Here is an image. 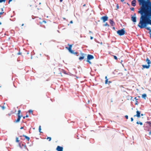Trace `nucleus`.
<instances>
[{
	"instance_id": "nucleus-17",
	"label": "nucleus",
	"mask_w": 151,
	"mask_h": 151,
	"mask_svg": "<svg viewBox=\"0 0 151 151\" xmlns=\"http://www.w3.org/2000/svg\"><path fill=\"white\" fill-rule=\"evenodd\" d=\"M16 111H17L15 109V108H14V111L13 110V111H11V114L14 113L15 112H16Z\"/></svg>"
},
{
	"instance_id": "nucleus-48",
	"label": "nucleus",
	"mask_w": 151,
	"mask_h": 151,
	"mask_svg": "<svg viewBox=\"0 0 151 151\" xmlns=\"http://www.w3.org/2000/svg\"><path fill=\"white\" fill-rule=\"evenodd\" d=\"M10 20H11V21H14V20H12V19H10Z\"/></svg>"
},
{
	"instance_id": "nucleus-34",
	"label": "nucleus",
	"mask_w": 151,
	"mask_h": 151,
	"mask_svg": "<svg viewBox=\"0 0 151 151\" xmlns=\"http://www.w3.org/2000/svg\"><path fill=\"white\" fill-rule=\"evenodd\" d=\"M131 10L133 11H134V8H131Z\"/></svg>"
},
{
	"instance_id": "nucleus-61",
	"label": "nucleus",
	"mask_w": 151,
	"mask_h": 151,
	"mask_svg": "<svg viewBox=\"0 0 151 151\" xmlns=\"http://www.w3.org/2000/svg\"><path fill=\"white\" fill-rule=\"evenodd\" d=\"M12 17V16H11V17Z\"/></svg>"
},
{
	"instance_id": "nucleus-49",
	"label": "nucleus",
	"mask_w": 151,
	"mask_h": 151,
	"mask_svg": "<svg viewBox=\"0 0 151 151\" xmlns=\"http://www.w3.org/2000/svg\"><path fill=\"white\" fill-rule=\"evenodd\" d=\"M140 114L141 115V116H143V114Z\"/></svg>"
},
{
	"instance_id": "nucleus-44",
	"label": "nucleus",
	"mask_w": 151,
	"mask_h": 151,
	"mask_svg": "<svg viewBox=\"0 0 151 151\" xmlns=\"http://www.w3.org/2000/svg\"><path fill=\"white\" fill-rule=\"evenodd\" d=\"M124 1V0H121V1L122 2H123Z\"/></svg>"
},
{
	"instance_id": "nucleus-27",
	"label": "nucleus",
	"mask_w": 151,
	"mask_h": 151,
	"mask_svg": "<svg viewBox=\"0 0 151 151\" xmlns=\"http://www.w3.org/2000/svg\"><path fill=\"white\" fill-rule=\"evenodd\" d=\"M1 107L3 110H4L5 108V107L4 106H1Z\"/></svg>"
},
{
	"instance_id": "nucleus-6",
	"label": "nucleus",
	"mask_w": 151,
	"mask_h": 151,
	"mask_svg": "<svg viewBox=\"0 0 151 151\" xmlns=\"http://www.w3.org/2000/svg\"><path fill=\"white\" fill-rule=\"evenodd\" d=\"M140 113H140V111H139L137 110L136 111V114L135 115H134V117H135V116H137L138 118L140 117Z\"/></svg>"
},
{
	"instance_id": "nucleus-62",
	"label": "nucleus",
	"mask_w": 151,
	"mask_h": 151,
	"mask_svg": "<svg viewBox=\"0 0 151 151\" xmlns=\"http://www.w3.org/2000/svg\"><path fill=\"white\" fill-rule=\"evenodd\" d=\"M150 134H151V132H150Z\"/></svg>"
},
{
	"instance_id": "nucleus-20",
	"label": "nucleus",
	"mask_w": 151,
	"mask_h": 151,
	"mask_svg": "<svg viewBox=\"0 0 151 151\" xmlns=\"http://www.w3.org/2000/svg\"><path fill=\"white\" fill-rule=\"evenodd\" d=\"M6 0H0V3L4 2L5 3L6 2Z\"/></svg>"
},
{
	"instance_id": "nucleus-8",
	"label": "nucleus",
	"mask_w": 151,
	"mask_h": 151,
	"mask_svg": "<svg viewBox=\"0 0 151 151\" xmlns=\"http://www.w3.org/2000/svg\"><path fill=\"white\" fill-rule=\"evenodd\" d=\"M81 56L79 58V59L80 60H83L85 56L86 55V54L83 53H81Z\"/></svg>"
},
{
	"instance_id": "nucleus-2",
	"label": "nucleus",
	"mask_w": 151,
	"mask_h": 151,
	"mask_svg": "<svg viewBox=\"0 0 151 151\" xmlns=\"http://www.w3.org/2000/svg\"><path fill=\"white\" fill-rule=\"evenodd\" d=\"M69 47H66L65 48L67 49H68L69 51L72 54H77L78 53L77 52H74L73 51L71 50L72 47V45L68 44Z\"/></svg>"
},
{
	"instance_id": "nucleus-60",
	"label": "nucleus",
	"mask_w": 151,
	"mask_h": 151,
	"mask_svg": "<svg viewBox=\"0 0 151 151\" xmlns=\"http://www.w3.org/2000/svg\"><path fill=\"white\" fill-rule=\"evenodd\" d=\"M19 113H20V110H19Z\"/></svg>"
},
{
	"instance_id": "nucleus-4",
	"label": "nucleus",
	"mask_w": 151,
	"mask_h": 151,
	"mask_svg": "<svg viewBox=\"0 0 151 151\" xmlns=\"http://www.w3.org/2000/svg\"><path fill=\"white\" fill-rule=\"evenodd\" d=\"M94 58V57L92 55L88 54L87 57V62L88 63L90 64H91V62L89 61L90 60L93 59Z\"/></svg>"
},
{
	"instance_id": "nucleus-10",
	"label": "nucleus",
	"mask_w": 151,
	"mask_h": 151,
	"mask_svg": "<svg viewBox=\"0 0 151 151\" xmlns=\"http://www.w3.org/2000/svg\"><path fill=\"white\" fill-rule=\"evenodd\" d=\"M136 1L135 0H133L131 3L132 5L134 6H135L136 5Z\"/></svg>"
},
{
	"instance_id": "nucleus-11",
	"label": "nucleus",
	"mask_w": 151,
	"mask_h": 151,
	"mask_svg": "<svg viewBox=\"0 0 151 151\" xmlns=\"http://www.w3.org/2000/svg\"><path fill=\"white\" fill-rule=\"evenodd\" d=\"M131 20L132 21L134 22H136V17L132 16L131 17Z\"/></svg>"
},
{
	"instance_id": "nucleus-43",
	"label": "nucleus",
	"mask_w": 151,
	"mask_h": 151,
	"mask_svg": "<svg viewBox=\"0 0 151 151\" xmlns=\"http://www.w3.org/2000/svg\"><path fill=\"white\" fill-rule=\"evenodd\" d=\"M17 55H19V51L17 53Z\"/></svg>"
},
{
	"instance_id": "nucleus-33",
	"label": "nucleus",
	"mask_w": 151,
	"mask_h": 151,
	"mask_svg": "<svg viewBox=\"0 0 151 151\" xmlns=\"http://www.w3.org/2000/svg\"><path fill=\"white\" fill-rule=\"evenodd\" d=\"M12 0H9L8 4H9L10 2L12 1Z\"/></svg>"
},
{
	"instance_id": "nucleus-28",
	"label": "nucleus",
	"mask_w": 151,
	"mask_h": 151,
	"mask_svg": "<svg viewBox=\"0 0 151 151\" xmlns=\"http://www.w3.org/2000/svg\"><path fill=\"white\" fill-rule=\"evenodd\" d=\"M113 56H114V59L115 60H117V57L116 56L114 55Z\"/></svg>"
},
{
	"instance_id": "nucleus-55",
	"label": "nucleus",
	"mask_w": 151,
	"mask_h": 151,
	"mask_svg": "<svg viewBox=\"0 0 151 151\" xmlns=\"http://www.w3.org/2000/svg\"><path fill=\"white\" fill-rule=\"evenodd\" d=\"M17 61H19V60L18 58V59H17Z\"/></svg>"
},
{
	"instance_id": "nucleus-7",
	"label": "nucleus",
	"mask_w": 151,
	"mask_h": 151,
	"mask_svg": "<svg viewBox=\"0 0 151 151\" xmlns=\"http://www.w3.org/2000/svg\"><path fill=\"white\" fill-rule=\"evenodd\" d=\"M17 119L15 120L14 122L15 123H17L19 122V109L17 111Z\"/></svg>"
},
{
	"instance_id": "nucleus-37",
	"label": "nucleus",
	"mask_w": 151,
	"mask_h": 151,
	"mask_svg": "<svg viewBox=\"0 0 151 151\" xmlns=\"http://www.w3.org/2000/svg\"><path fill=\"white\" fill-rule=\"evenodd\" d=\"M42 22H44L45 23H46V21H44V20L43 21H42Z\"/></svg>"
},
{
	"instance_id": "nucleus-32",
	"label": "nucleus",
	"mask_w": 151,
	"mask_h": 151,
	"mask_svg": "<svg viewBox=\"0 0 151 151\" xmlns=\"http://www.w3.org/2000/svg\"><path fill=\"white\" fill-rule=\"evenodd\" d=\"M131 122H133V119L132 117H131Z\"/></svg>"
},
{
	"instance_id": "nucleus-14",
	"label": "nucleus",
	"mask_w": 151,
	"mask_h": 151,
	"mask_svg": "<svg viewBox=\"0 0 151 151\" xmlns=\"http://www.w3.org/2000/svg\"><path fill=\"white\" fill-rule=\"evenodd\" d=\"M146 61L148 65H150V64L151 63V61H150L148 58H147Z\"/></svg>"
},
{
	"instance_id": "nucleus-30",
	"label": "nucleus",
	"mask_w": 151,
	"mask_h": 151,
	"mask_svg": "<svg viewBox=\"0 0 151 151\" xmlns=\"http://www.w3.org/2000/svg\"><path fill=\"white\" fill-rule=\"evenodd\" d=\"M29 113H32L33 112V111L32 110H29Z\"/></svg>"
},
{
	"instance_id": "nucleus-5",
	"label": "nucleus",
	"mask_w": 151,
	"mask_h": 151,
	"mask_svg": "<svg viewBox=\"0 0 151 151\" xmlns=\"http://www.w3.org/2000/svg\"><path fill=\"white\" fill-rule=\"evenodd\" d=\"M101 19L103 20V22H104L108 19V17L106 16H104L101 18Z\"/></svg>"
},
{
	"instance_id": "nucleus-19",
	"label": "nucleus",
	"mask_w": 151,
	"mask_h": 151,
	"mask_svg": "<svg viewBox=\"0 0 151 151\" xmlns=\"http://www.w3.org/2000/svg\"><path fill=\"white\" fill-rule=\"evenodd\" d=\"M147 96L146 94H143L142 95V97L144 99H145L146 97Z\"/></svg>"
},
{
	"instance_id": "nucleus-47",
	"label": "nucleus",
	"mask_w": 151,
	"mask_h": 151,
	"mask_svg": "<svg viewBox=\"0 0 151 151\" xmlns=\"http://www.w3.org/2000/svg\"><path fill=\"white\" fill-rule=\"evenodd\" d=\"M86 6V4H84V5H83V6Z\"/></svg>"
},
{
	"instance_id": "nucleus-39",
	"label": "nucleus",
	"mask_w": 151,
	"mask_h": 151,
	"mask_svg": "<svg viewBox=\"0 0 151 151\" xmlns=\"http://www.w3.org/2000/svg\"><path fill=\"white\" fill-rule=\"evenodd\" d=\"M23 128H24V127H22L20 128V129H23Z\"/></svg>"
},
{
	"instance_id": "nucleus-35",
	"label": "nucleus",
	"mask_w": 151,
	"mask_h": 151,
	"mask_svg": "<svg viewBox=\"0 0 151 151\" xmlns=\"http://www.w3.org/2000/svg\"><path fill=\"white\" fill-rule=\"evenodd\" d=\"M28 117V116L27 115L26 116H24L23 117V119H25V117Z\"/></svg>"
},
{
	"instance_id": "nucleus-13",
	"label": "nucleus",
	"mask_w": 151,
	"mask_h": 151,
	"mask_svg": "<svg viewBox=\"0 0 151 151\" xmlns=\"http://www.w3.org/2000/svg\"><path fill=\"white\" fill-rule=\"evenodd\" d=\"M110 23L111 24V26H114L115 24V23L114 22H113V21L111 20L110 19L109 20Z\"/></svg>"
},
{
	"instance_id": "nucleus-38",
	"label": "nucleus",
	"mask_w": 151,
	"mask_h": 151,
	"mask_svg": "<svg viewBox=\"0 0 151 151\" xmlns=\"http://www.w3.org/2000/svg\"><path fill=\"white\" fill-rule=\"evenodd\" d=\"M70 24H72L73 23V21H71L70 22Z\"/></svg>"
},
{
	"instance_id": "nucleus-56",
	"label": "nucleus",
	"mask_w": 151,
	"mask_h": 151,
	"mask_svg": "<svg viewBox=\"0 0 151 151\" xmlns=\"http://www.w3.org/2000/svg\"><path fill=\"white\" fill-rule=\"evenodd\" d=\"M21 116L19 115V119H20V118H21Z\"/></svg>"
},
{
	"instance_id": "nucleus-51",
	"label": "nucleus",
	"mask_w": 151,
	"mask_h": 151,
	"mask_svg": "<svg viewBox=\"0 0 151 151\" xmlns=\"http://www.w3.org/2000/svg\"><path fill=\"white\" fill-rule=\"evenodd\" d=\"M2 23L0 21V25Z\"/></svg>"
},
{
	"instance_id": "nucleus-50",
	"label": "nucleus",
	"mask_w": 151,
	"mask_h": 151,
	"mask_svg": "<svg viewBox=\"0 0 151 151\" xmlns=\"http://www.w3.org/2000/svg\"><path fill=\"white\" fill-rule=\"evenodd\" d=\"M147 29L148 30H149V28H147Z\"/></svg>"
},
{
	"instance_id": "nucleus-26",
	"label": "nucleus",
	"mask_w": 151,
	"mask_h": 151,
	"mask_svg": "<svg viewBox=\"0 0 151 151\" xmlns=\"http://www.w3.org/2000/svg\"><path fill=\"white\" fill-rule=\"evenodd\" d=\"M4 12H0V18L1 17V15L3 14L4 13Z\"/></svg>"
},
{
	"instance_id": "nucleus-25",
	"label": "nucleus",
	"mask_w": 151,
	"mask_h": 151,
	"mask_svg": "<svg viewBox=\"0 0 151 151\" xmlns=\"http://www.w3.org/2000/svg\"><path fill=\"white\" fill-rule=\"evenodd\" d=\"M16 83H16V82H14V83H13V84H14V86L15 88H16V87H17V86H16L15 85V84H16Z\"/></svg>"
},
{
	"instance_id": "nucleus-53",
	"label": "nucleus",
	"mask_w": 151,
	"mask_h": 151,
	"mask_svg": "<svg viewBox=\"0 0 151 151\" xmlns=\"http://www.w3.org/2000/svg\"><path fill=\"white\" fill-rule=\"evenodd\" d=\"M13 12L14 14H15V12L14 11H13Z\"/></svg>"
},
{
	"instance_id": "nucleus-9",
	"label": "nucleus",
	"mask_w": 151,
	"mask_h": 151,
	"mask_svg": "<svg viewBox=\"0 0 151 151\" xmlns=\"http://www.w3.org/2000/svg\"><path fill=\"white\" fill-rule=\"evenodd\" d=\"M56 150L57 151H63V148L62 147L58 146L56 148Z\"/></svg>"
},
{
	"instance_id": "nucleus-29",
	"label": "nucleus",
	"mask_w": 151,
	"mask_h": 151,
	"mask_svg": "<svg viewBox=\"0 0 151 151\" xmlns=\"http://www.w3.org/2000/svg\"><path fill=\"white\" fill-rule=\"evenodd\" d=\"M39 130L40 132L41 133V132H40V131L41 130V127L40 126L39 127Z\"/></svg>"
},
{
	"instance_id": "nucleus-12",
	"label": "nucleus",
	"mask_w": 151,
	"mask_h": 151,
	"mask_svg": "<svg viewBox=\"0 0 151 151\" xmlns=\"http://www.w3.org/2000/svg\"><path fill=\"white\" fill-rule=\"evenodd\" d=\"M142 66L143 68H146L148 69L149 68L150 65H142Z\"/></svg>"
},
{
	"instance_id": "nucleus-23",
	"label": "nucleus",
	"mask_w": 151,
	"mask_h": 151,
	"mask_svg": "<svg viewBox=\"0 0 151 151\" xmlns=\"http://www.w3.org/2000/svg\"><path fill=\"white\" fill-rule=\"evenodd\" d=\"M104 26H108L109 27V25L107 23H106L104 25Z\"/></svg>"
},
{
	"instance_id": "nucleus-52",
	"label": "nucleus",
	"mask_w": 151,
	"mask_h": 151,
	"mask_svg": "<svg viewBox=\"0 0 151 151\" xmlns=\"http://www.w3.org/2000/svg\"><path fill=\"white\" fill-rule=\"evenodd\" d=\"M24 24H22V26H24Z\"/></svg>"
},
{
	"instance_id": "nucleus-22",
	"label": "nucleus",
	"mask_w": 151,
	"mask_h": 151,
	"mask_svg": "<svg viewBox=\"0 0 151 151\" xmlns=\"http://www.w3.org/2000/svg\"><path fill=\"white\" fill-rule=\"evenodd\" d=\"M16 141L17 142H19V139L18 137H16Z\"/></svg>"
},
{
	"instance_id": "nucleus-31",
	"label": "nucleus",
	"mask_w": 151,
	"mask_h": 151,
	"mask_svg": "<svg viewBox=\"0 0 151 151\" xmlns=\"http://www.w3.org/2000/svg\"><path fill=\"white\" fill-rule=\"evenodd\" d=\"M125 117L127 119H128V116L127 115H126L125 116Z\"/></svg>"
},
{
	"instance_id": "nucleus-42",
	"label": "nucleus",
	"mask_w": 151,
	"mask_h": 151,
	"mask_svg": "<svg viewBox=\"0 0 151 151\" xmlns=\"http://www.w3.org/2000/svg\"><path fill=\"white\" fill-rule=\"evenodd\" d=\"M117 9L119 8V6H118V4H117Z\"/></svg>"
},
{
	"instance_id": "nucleus-59",
	"label": "nucleus",
	"mask_w": 151,
	"mask_h": 151,
	"mask_svg": "<svg viewBox=\"0 0 151 151\" xmlns=\"http://www.w3.org/2000/svg\"><path fill=\"white\" fill-rule=\"evenodd\" d=\"M113 29H115V27H113Z\"/></svg>"
},
{
	"instance_id": "nucleus-16",
	"label": "nucleus",
	"mask_w": 151,
	"mask_h": 151,
	"mask_svg": "<svg viewBox=\"0 0 151 151\" xmlns=\"http://www.w3.org/2000/svg\"><path fill=\"white\" fill-rule=\"evenodd\" d=\"M136 123L138 124H140L141 125H143V123L142 122H141L140 121H138L137 122H136Z\"/></svg>"
},
{
	"instance_id": "nucleus-1",
	"label": "nucleus",
	"mask_w": 151,
	"mask_h": 151,
	"mask_svg": "<svg viewBox=\"0 0 151 151\" xmlns=\"http://www.w3.org/2000/svg\"><path fill=\"white\" fill-rule=\"evenodd\" d=\"M148 6H144L145 11L141 12L140 11L138 12L140 13L142 16L141 17L139 22L138 26L140 28H142L146 27L147 24L151 25V11H148L146 8Z\"/></svg>"
},
{
	"instance_id": "nucleus-45",
	"label": "nucleus",
	"mask_w": 151,
	"mask_h": 151,
	"mask_svg": "<svg viewBox=\"0 0 151 151\" xmlns=\"http://www.w3.org/2000/svg\"><path fill=\"white\" fill-rule=\"evenodd\" d=\"M108 82H109V83H111V81H109Z\"/></svg>"
},
{
	"instance_id": "nucleus-46",
	"label": "nucleus",
	"mask_w": 151,
	"mask_h": 151,
	"mask_svg": "<svg viewBox=\"0 0 151 151\" xmlns=\"http://www.w3.org/2000/svg\"><path fill=\"white\" fill-rule=\"evenodd\" d=\"M11 113H10V114H8V115H9V116H10L11 114Z\"/></svg>"
},
{
	"instance_id": "nucleus-54",
	"label": "nucleus",
	"mask_w": 151,
	"mask_h": 151,
	"mask_svg": "<svg viewBox=\"0 0 151 151\" xmlns=\"http://www.w3.org/2000/svg\"><path fill=\"white\" fill-rule=\"evenodd\" d=\"M19 55H21V53L20 52H19Z\"/></svg>"
},
{
	"instance_id": "nucleus-58",
	"label": "nucleus",
	"mask_w": 151,
	"mask_h": 151,
	"mask_svg": "<svg viewBox=\"0 0 151 151\" xmlns=\"http://www.w3.org/2000/svg\"><path fill=\"white\" fill-rule=\"evenodd\" d=\"M2 106L0 105V107H1V106Z\"/></svg>"
},
{
	"instance_id": "nucleus-41",
	"label": "nucleus",
	"mask_w": 151,
	"mask_h": 151,
	"mask_svg": "<svg viewBox=\"0 0 151 151\" xmlns=\"http://www.w3.org/2000/svg\"><path fill=\"white\" fill-rule=\"evenodd\" d=\"M63 1V0H60V2H62Z\"/></svg>"
},
{
	"instance_id": "nucleus-18",
	"label": "nucleus",
	"mask_w": 151,
	"mask_h": 151,
	"mask_svg": "<svg viewBox=\"0 0 151 151\" xmlns=\"http://www.w3.org/2000/svg\"><path fill=\"white\" fill-rule=\"evenodd\" d=\"M105 78L106 79L105 83L106 84L108 83V80L107 79V77L106 76H105Z\"/></svg>"
},
{
	"instance_id": "nucleus-36",
	"label": "nucleus",
	"mask_w": 151,
	"mask_h": 151,
	"mask_svg": "<svg viewBox=\"0 0 151 151\" xmlns=\"http://www.w3.org/2000/svg\"><path fill=\"white\" fill-rule=\"evenodd\" d=\"M1 12H3V8H1Z\"/></svg>"
},
{
	"instance_id": "nucleus-24",
	"label": "nucleus",
	"mask_w": 151,
	"mask_h": 151,
	"mask_svg": "<svg viewBox=\"0 0 151 151\" xmlns=\"http://www.w3.org/2000/svg\"><path fill=\"white\" fill-rule=\"evenodd\" d=\"M147 123L149 124V125L151 127V122H150L148 121L147 122Z\"/></svg>"
},
{
	"instance_id": "nucleus-40",
	"label": "nucleus",
	"mask_w": 151,
	"mask_h": 151,
	"mask_svg": "<svg viewBox=\"0 0 151 151\" xmlns=\"http://www.w3.org/2000/svg\"><path fill=\"white\" fill-rule=\"evenodd\" d=\"M90 38L91 40H92L93 39V37H91Z\"/></svg>"
},
{
	"instance_id": "nucleus-57",
	"label": "nucleus",
	"mask_w": 151,
	"mask_h": 151,
	"mask_svg": "<svg viewBox=\"0 0 151 151\" xmlns=\"http://www.w3.org/2000/svg\"><path fill=\"white\" fill-rule=\"evenodd\" d=\"M29 53L28 52H27V54H28Z\"/></svg>"
},
{
	"instance_id": "nucleus-15",
	"label": "nucleus",
	"mask_w": 151,
	"mask_h": 151,
	"mask_svg": "<svg viewBox=\"0 0 151 151\" xmlns=\"http://www.w3.org/2000/svg\"><path fill=\"white\" fill-rule=\"evenodd\" d=\"M23 136L26 139H27L28 141H29L30 139V138L29 137H27V136L25 135H23Z\"/></svg>"
},
{
	"instance_id": "nucleus-3",
	"label": "nucleus",
	"mask_w": 151,
	"mask_h": 151,
	"mask_svg": "<svg viewBox=\"0 0 151 151\" xmlns=\"http://www.w3.org/2000/svg\"><path fill=\"white\" fill-rule=\"evenodd\" d=\"M117 33L120 36H122L124 35L125 34V31L124 29H122L120 30H118L117 32Z\"/></svg>"
},
{
	"instance_id": "nucleus-21",
	"label": "nucleus",
	"mask_w": 151,
	"mask_h": 151,
	"mask_svg": "<svg viewBox=\"0 0 151 151\" xmlns=\"http://www.w3.org/2000/svg\"><path fill=\"white\" fill-rule=\"evenodd\" d=\"M47 139H48L49 141H50L51 140V138L50 137H48L47 138Z\"/></svg>"
}]
</instances>
